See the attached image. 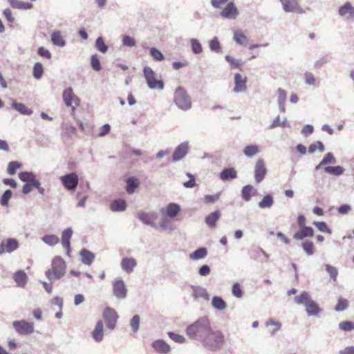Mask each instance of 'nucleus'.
Listing matches in <instances>:
<instances>
[{
  "label": "nucleus",
  "mask_w": 354,
  "mask_h": 354,
  "mask_svg": "<svg viewBox=\"0 0 354 354\" xmlns=\"http://www.w3.org/2000/svg\"><path fill=\"white\" fill-rule=\"evenodd\" d=\"M282 4L283 9L287 12H297L303 14L304 10L299 5L297 0H279Z\"/></svg>",
  "instance_id": "nucleus-15"
},
{
  "label": "nucleus",
  "mask_w": 354,
  "mask_h": 354,
  "mask_svg": "<svg viewBox=\"0 0 354 354\" xmlns=\"http://www.w3.org/2000/svg\"><path fill=\"white\" fill-rule=\"evenodd\" d=\"M189 288L192 292V297L195 301H198L199 299L208 301L209 299V293H208L207 288L198 285H190Z\"/></svg>",
  "instance_id": "nucleus-10"
},
{
  "label": "nucleus",
  "mask_w": 354,
  "mask_h": 354,
  "mask_svg": "<svg viewBox=\"0 0 354 354\" xmlns=\"http://www.w3.org/2000/svg\"><path fill=\"white\" fill-rule=\"evenodd\" d=\"M63 100L67 106H71L74 110L80 104V100L73 91L72 88H66L62 95Z\"/></svg>",
  "instance_id": "nucleus-11"
},
{
  "label": "nucleus",
  "mask_w": 354,
  "mask_h": 354,
  "mask_svg": "<svg viewBox=\"0 0 354 354\" xmlns=\"http://www.w3.org/2000/svg\"><path fill=\"white\" fill-rule=\"evenodd\" d=\"M305 309L308 316H317L322 310L319 308V305L313 299L305 307Z\"/></svg>",
  "instance_id": "nucleus-36"
},
{
  "label": "nucleus",
  "mask_w": 354,
  "mask_h": 354,
  "mask_svg": "<svg viewBox=\"0 0 354 354\" xmlns=\"http://www.w3.org/2000/svg\"><path fill=\"white\" fill-rule=\"evenodd\" d=\"M95 48L102 53H105L108 50V46L105 44L102 37H97Z\"/></svg>",
  "instance_id": "nucleus-56"
},
{
  "label": "nucleus",
  "mask_w": 354,
  "mask_h": 354,
  "mask_svg": "<svg viewBox=\"0 0 354 354\" xmlns=\"http://www.w3.org/2000/svg\"><path fill=\"white\" fill-rule=\"evenodd\" d=\"M51 42L53 44L59 47H64L66 41L64 39L60 31L55 30L51 33Z\"/></svg>",
  "instance_id": "nucleus-33"
},
{
  "label": "nucleus",
  "mask_w": 354,
  "mask_h": 354,
  "mask_svg": "<svg viewBox=\"0 0 354 354\" xmlns=\"http://www.w3.org/2000/svg\"><path fill=\"white\" fill-rule=\"evenodd\" d=\"M301 247L308 256L314 254V243L313 241L306 240L301 243Z\"/></svg>",
  "instance_id": "nucleus-48"
},
{
  "label": "nucleus",
  "mask_w": 354,
  "mask_h": 354,
  "mask_svg": "<svg viewBox=\"0 0 354 354\" xmlns=\"http://www.w3.org/2000/svg\"><path fill=\"white\" fill-rule=\"evenodd\" d=\"M21 167V164L18 161H11L8 163L7 172L10 175H14L17 169Z\"/></svg>",
  "instance_id": "nucleus-53"
},
{
  "label": "nucleus",
  "mask_w": 354,
  "mask_h": 354,
  "mask_svg": "<svg viewBox=\"0 0 354 354\" xmlns=\"http://www.w3.org/2000/svg\"><path fill=\"white\" fill-rule=\"evenodd\" d=\"M12 326L17 333L21 335L31 334L34 331V323L26 320L15 321Z\"/></svg>",
  "instance_id": "nucleus-7"
},
{
  "label": "nucleus",
  "mask_w": 354,
  "mask_h": 354,
  "mask_svg": "<svg viewBox=\"0 0 354 354\" xmlns=\"http://www.w3.org/2000/svg\"><path fill=\"white\" fill-rule=\"evenodd\" d=\"M337 160L331 152H328L321 160V165L335 164Z\"/></svg>",
  "instance_id": "nucleus-58"
},
{
  "label": "nucleus",
  "mask_w": 354,
  "mask_h": 354,
  "mask_svg": "<svg viewBox=\"0 0 354 354\" xmlns=\"http://www.w3.org/2000/svg\"><path fill=\"white\" fill-rule=\"evenodd\" d=\"M126 191L128 194H132L135 192L136 189L138 188L140 185V181L136 177H128L126 180Z\"/></svg>",
  "instance_id": "nucleus-26"
},
{
  "label": "nucleus",
  "mask_w": 354,
  "mask_h": 354,
  "mask_svg": "<svg viewBox=\"0 0 354 354\" xmlns=\"http://www.w3.org/2000/svg\"><path fill=\"white\" fill-rule=\"evenodd\" d=\"M41 240L49 245L50 247H53L55 244L59 242V237L54 234L45 235L41 238Z\"/></svg>",
  "instance_id": "nucleus-46"
},
{
  "label": "nucleus",
  "mask_w": 354,
  "mask_h": 354,
  "mask_svg": "<svg viewBox=\"0 0 354 354\" xmlns=\"http://www.w3.org/2000/svg\"><path fill=\"white\" fill-rule=\"evenodd\" d=\"M234 41L239 45L245 44L248 42V37L241 30H236L233 35Z\"/></svg>",
  "instance_id": "nucleus-41"
},
{
  "label": "nucleus",
  "mask_w": 354,
  "mask_h": 354,
  "mask_svg": "<svg viewBox=\"0 0 354 354\" xmlns=\"http://www.w3.org/2000/svg\"><path fill=\"white\" fill-rule=\"evenodd\" d=\"M150 55L157 61H162L164 59V55L160 50L156 48H149Z\"/></svg>",
  "instance_id": "nucleus-62"
},
{
  "label": "nucleus",
  "mask_w": 354,
  "mask_h": 354,
  "mask_svg": "<svg viewBox=\"0 0 354 354\" xmlns=\"http://www.w3.org/2000/svg\"><path fill=\"white\" fill-rule=\"evenodd\" d=\"M267 173L265 162L263 159L259 158L257 160L254 165V178L257 183L262 182Z\"/></svg>",
  "instance_id": "nucleus-13"
},
{
  "label": "nucleus",
  "mask_w": 354,
  "mask_h": 354,
  "mask_svg": "<svg viewBox=\"0 0 354 354\" xmlns=\"http://www.w3.org/2000/svg\"><path fill=\"white\" fill-rule=\"evenodd\" d=\"M154 351L160 354H167L170 352V346L162 339H158L151 344Z\"/></svg>",
  "instance_id": "nucleus-21"
},
{
  "label": "nucleus",
  "mask_w": 354,
  "mask_h": 354,
  "mask_svg": "<svg viewBox=\"0 0 354 354\" xmlns=\"http://www.w3.org/2000/svg\"><path fill=\"white\" fill-rule=\"evenodd\" d=\"M254 187L251 185L244 186L241 189V196L245 201H249L251 199V193Z\"/></svg>",
  "instance_id": "nucleus-49"
},
{
  "label": "nucleus",
  "mask_w": 354,
  "mask_h": 354,
  "mask_svg": "<svg viewBox=\"0 0 354 354\" xmlns=\"http://www.w3.org/2000/svg\"><path fill=\"white\" fill-rule=\"evenodd\" d=\"M221 216V212L218 210L211 212L206 216L205 223L209 228L214 229L216 227V223Z\"/></svg>",
  "instance_id": "nucleus-30"
},
{
  "label": "nucleus",
  "mask_w": 354,
  "mask_h": 354,
  "mask_svg": "<svg viewBox=\"0 0 354 354\" xmlns=\"http://www.w3.org/2000/svg\"><path fill=\"white\" fill-rule=\"evenodd\" d=\"M113 294L118 299L127 297V289L122 280H118L113 283Z\"/></svg>",
  "instance_id": "nucleus-22"
},
{
  "label": "nucleus",
  "mask_w": 354,
  "mask_h": 354,
  "mask_svg": "<svg viewBox=\"0 0 354 354\" xmlns=\"http://www.w3.org/2000/svg\"><path fill=\"white\" fill-rule=\"evenodd\" d=\"M11 108L24 115H30L32 113V111L21 102L13 101L11 104Z\"/></svg>",
  "instance_id": "nucleus-28"
},
{
  "label": "nucleus",
  "mask_w": 354,
  "mask_h": 354,
  "mask_svg": "<svg viewBox=\"0 0 354 354\" xmlns=\"http://www.w3.org/2000/svg\"><path fill=\"white\" fill-rule=\"evenodd\" d=\"M348 306V302L346 299L339 297L338 299L337 304L335 306V310L337 312L344 311Z\"/></svg>",
  "instance_id": "nucleus-55"
},
{
  "label": "nucleus",
  "mask_w": 354,
  "mask_h": 354,
  "mask_svg": "<svg viewBox=\"0 0 354 354\" xmlns=\"http://www.w3.org/2000/svg\"><path fill=\"white\" fill-rule=\"evenodd\" d=\"M60 180L68 190H74L78 185V177L74 172L62 176Z\"/></svg>",
  "instance_id": "nucleus-12"
},
{
  "label": "nucleus",
  "mask_w": 354,
  "mask_h": 354,
  "mask_svg": "<svg viewBox=\"0 0 354 354\" xmlns=\"http://www.w3.org/2000/svg\"><path fill=\"white\" fill-rule=\"evenodd\" d=\"M92 337L95 342H101L104 337V324L102 320L95 324V327L92 332Z\"/></svg>",
  "instance_id": "nucleus-24"
},
{
  "label": "nucleus",
  "mask_w": 354,
  "mask_h": 354,
  "mask_svg": "<svg viewBox=\"0 0 354 354\" xmlns=\"http://www.w3.org/2000/svg\"><path fill=\"white\" fill-rule=\"evenodd\" d=\"M13 279L19 287H24L27 283L28 277L23 270H19L13 275Z\"/></svg>",
  "instance_id": "nucleus-29"
},
{
  "label": "nucleus",
  "mask_w": 354,
  "mask_h": 354,
  "mask_svg": "<svg viewBox=\"0 0 354 354\" xmlns=\"http://www.w3.org/2000/svg\"><path fill=\"white\" fill-rule=\"evenodd\" d=\"M317 149H319L321 152L324 151L325 148L322 141L312 143L308 147V152L310 154H313Z\"/></svg>",
  "instance_id": "nucleus-52"
},
{
  "label": "nucleus",
  "mask_w": 354,
  "mask_h": 354,
  "mask_svg": "<svg viewBox=\"0 0 354 354\" xmlns=\"http://www.w3.org/2000/svg\"><path fill=\"white\" fill-rule=\"evenodd\" d=\"M225 59L226 61H227V62L230 64L232 68L241 70L242 64L241 59H235L231 57L230 55H225Z\"/></svg>",
  "instance_id": "nucleus-45"
},
{
  "label": "nucleus",
  "mask_w": 354,
  "mask_h": 354,
  "mask_svg": "<svg viewBox=\"0 0 354 354\" xmlns=\"http://www.w3.org/2000/svg\"><path fill=\"white\" fill-rule=\"evenodd\" d=\"M225 342V336L219 330H214L212 326L201 343L204 348L209 351L220 350Z\"/></svg>",
  "instance_id": "nucleus-2"
},
{
  "label": "nucleus",
  "mask_w": 354,
  "mask_h": 354,
  "mask_svg": "<svg viewBox=\"0 0 354 354\" xmlns=\"http://www.w3.org/2000/svg\"><path fill=\"white\" fill-rule=\"evenodd\" d=\"M127 208V203L124 199H115L110 205V209L112 212H123Z\"/></svg>",
  "instance_id": "nucleus-34"
},
{
  "label": "nucleus",
  "mask_w": 354,
  "mask_h": 354,
  "mask_svg": "<svg viewBox=\"0 0 354 354\" xmlns=\"http://www.w3.org/2000/svg\"><path fill=\"white\" fill-rule=\"evenodd\" d=\"M181 208L176 203H169L165 208L161 209L162 214L166 215L169 218H174L180 212Z\"/></svg>",
  "instance_id": "nucleus-23"
},
{
  "label": "nucleus",
  "mask_w": 354,
  "mask_h": 354,
  "mask_svg": "<svg viewBox=\"0 0 354 354\" xmlns=\"http://www.w3.org/2000/svg\"><path fill=\"white\" fill-rule=\"evenodd\" d=\"M44 73V68L41 62H35L32 68V75L37 79L39 80Z\"/></svg>",
  "instance_id": "nucleus-43"
},
{
  "label": "nucleus",
  "mask_w": 354,
  "mask_h": 354,
  "mask_svg": "<svg viewBox=\"0 0 354 354\" xmlns=\"http://www.w3.org/2000/svg\"><path fill=\"white\" fill-rule=\"evenodd\" d=\"M209 48L211 51L217 53L221 52V46L217 37H214L212 39L209 40Z\"/></svg>",
  "instance_id": "nucleus-44"
},
{
  "label": "nucleus",
  "mask_w": 354,
  "mask_h": 354,
  "mask_svg": "<svg viewBox=\"0 0 354 354\" xmlns=\"http://www.w3.org/2000/svg\"><path fill=\"white\" fill-rule=\"evenodd\" d=\"M138 216L144 225H148L154 229H158V225L153 221L157 218V213L142 212L138 214Z\"/></svg>",
  "instance_id": "nucleus-17"
},
{
  "label": "nucleus",
  "mask_w": 354,
  "mask_h": 354,
  "mask_svg": "<svg viewBox=\"0 0 354 354\" xmlns=\"http://www.w3.org/2000/svg\"><path fill=\"white\" fill-rule=\"evenodd\" d=\"M191 48L194 54H199L203 52V47L198 39H190Z\"/></svg>",
  "instance_id": "nucleus-47"
},
{
  "label": "nucleus",
  "mask_w": 354,
  "mask_h": 354,
  "mask_svg": "<svg viewBox=\"0 0 354 354\" xmlns=\"http://www.w3.org/2000/svg\"><path fill=\"white\" fill-rule=\"evenodd\" d=\"M274 205V197L272 195L268 194L263 196V198L259 203L258 205L261 209L270 208Z\"/></svg>",
  "instance_id": "nucleus-37"
},
{
  "label": "nucleus",
  "mask_w": 354,
  "mask_h": 354,
  "mask_svg": "<svg viewBox=\"0 0 354 354\" xmlns=\"http://www.w3.org/2000/svg\"><path fill=\"white\" fill-rule=\"evenodd\" d=\"M188 151V142L180 144L174 150L172 154L174 162H178L185 158Z\"/></svg>",
  "instance_id": "nucleus-18"
},
{
  "label": "nucleus",
  "mask_w": 354,
  "mask_h": 354,
  "mask_svg": "<svg viewBox=\"0 0 354 354\" xmlns=\"http://www.w3.org/2000/svg\"><path fill=\"white\" fill-rule=\"evenodd\" d=\"M91 64L92 68L95 71H99L102 68L98 56L96 54L93 55L91 56Z\"/></svg>",
  "instance_id": "nucleus-63"
},
{
  "label": "nucleus",
  "mask_w": 354,
  "mask_h": 354,
  "mask_svg": "<svg viewBox=\"0 0 354 354\" xmlns=\"http://www.w3.org/2000/svg\"><path fill=\"white\" fill-rule=\"evenodd\" d=\"M247 81V76L238 73H235L234 75V86L233 92L234 93H243L246 92L248 90Z\"/></svg>",
  "instance_id": "nucleus-8"
},
{
  "label": "nucleus",
  "mask_w": 354,
  "mask_h": 354,
  "mask_svg": "<svg viewBox=\"0 0 354 354\" xmlns=\"http://www.w3.org/2000/svg\"><path fill=\"white\" fill-rule=\"evenodd\" d=\"M167 334L168 336L176 343L184 344L186 342V339L183 335H180L171 331L168 332Z\"/></svg>",
  "instance_id": "nucleus-54"
},
{
  "label": "nucleus",
  "mask_w": 354,
  "mask_h": 354,
  "mask_svg": "<svg viewBox=\"0 0 354 354\" xmlns=\"http://www.w3.org/2000/svg\"><path fill=\"white\" fill-rule=\"evenodd\" d=\"M259 152V147L257 145H247L243 149V154L248 158H252Z\"/></svg>",
  "instance_id": "nucleus-40"
},
{
  "label": "nucleus",
  "mask_w": 354,
  "mask_h": 354,
  "mask_svg": "<svg viewBox=\"0 0 354 354\" xmlns=\"http://www.w3.org/2000/svg\"><path fill=\"white\" fill-rule=\"evenodd\" d=\"M66 269L65 261L60 257H55L51 262V268L46 270V276L51 282H54L65 275Z\"/></svg>",
  "instance_id": "nucleus-3"
},
{
  "label": "nucleus",
  "mask_w": 354,
  "mask_h": 354,
  "mask_svg": "<svg viewBox=\"0 0 354 354\" xmlns=\"http://www.w3.org/2000/svg\"><path fill=\"white\" fill-rule=\"evenodd\" d=\"M232 294L234 297L238 299H240L243 297V292L239 283H234L232 285Z\"/></svg>",
  "instance_id": "nucleus-59"
},
{
  "label": "nucleus",
  "mask_w": 354,
  "mask_h": 354,
  "mask_svg": "<svg viewBox=\"0 0 354 354\" xmlns=\"http://www.w3.org/2000/svg\"><path fill=\"white\" fill-rule=\"evenodd\" d=\"M35 174L32 171H21L19 174L20 180L26 183H29Z\"/></svg>",
  "instance_id": "nucleus-51"
},
{
  "label": "nucleus",
  "mask_w": 354,
  "mask_h": 354,
  "mask_svg": "<svg viewBox=\"0 0 354 354\" xmlns=\"http://www.w3.org/2000/svg\"><path fill=\"white\" fill-rule=\"evenodd\" d=\"M339 327L343 331H351L354 329V323L349 321H344L339 323Z\"/></svg>",
  "instance_id": "nucleus-61"
},
{
  "label": "nucleus",
  "mask_w": 354,
  "mask_h": 354,
  "mask_svg": "<svg viewBox=\"0 0 354 354\" xmlns=\"http://www.w3.org/2000/svg\"><path fill=\"white\" fill-rule=\"evenodd\" d=\"M220 178L223 181H227L236 178V171L233 167L225 168L220 173Z\"/></svg>",
  "instance_id": "nucleus-32"
},
{
  "label": "nucleus",
  "mask_w": 354,
  "mask_h": 354,
  "mask_svg": "<svg viewBox=\"0 0 354 354\" xmlns=\"http://www.w3.org/2000/svg\"><path fill=\"white\" fill-rule=\"evenodd\" d=\"M314 236V230L311 227H304L299 228L293 236L296 240H301L306 237H313Z\"/></svg>",
  "instance_id": "nucleus-25"
},
{
  "label": "nucleus",
  "mask_w": 354,
  "mask_h": 354,
  "mask_svg": "<svg viewBox=\"0 0 354 354\" xmlns=\"http://www.w3.org/2000/svg\"><path fill=\"white\" fill-rule=\"evenodd\" d=\"M266 325L267 326H274V328H273V330H272V332H271V334H272V335H274L276 333V332H277V330H279L281 328V322L274 321V319H269L266 322Z\"/></svg>",
  "instance_id": "nucleus-60"
},
{
  "label": "nucleus",
  "mask_w": 354,
  "mask_h": 354,
  "mask_svg": "<svg viewBox=\"0 0 354 354\" xmlns=\"http://www.w3.org/2000/svg\"><path fill=\"white\" fill-rule=\"evenodd\" d=\"M140 324V315H134L130 321V326L134 333L138 331Z\"/></svg>",
  "instance_id": "nucleus-57"
},
{
  "label": "nucleus",
  "mask_w": 354,
  "mask_h": 354,
  "mask_svg": "<svg viewBox=\"0 0 354 354\" xmlns=\"http://www.w3.org/2000/svg\"><path fill=\"white\" fill-rule=\"evenodd\" d=\"M174 102L177 107L183 111H187L192 107L191 97L181 86H179L174 92Z\"/></svg>",
  "instance_id": "nucleus-4"
},
{
  "label": "nucleus",
  "mask_w": 354,
  "mask_h": 354,
  "mask_svg": "<svg viewBox=\"0 0 354 354\" xmlns=\"http://www.w3.org/2000/svg\"><path fill=\"white\" fill-rule=\"evenodd\" d=\"M338 13L340 17H343L347 21L352 20L354 18V6L351 3L346 1L339 6Z\"/></svg>",
  "instance_id": "nucleus-16"
},
{
  "label": "nucleus",
  "mask_w": 354,
  "mask_h": 354,
  "mask_svg": "<svg viewBox=\"0 0 354 354\" xmlns=\"http://www.w3.org/2000/svg\"><path fill=\"white\" fill-rule=\"evenodd\" d=\"M143 75L149 88L151 90L164 89V82L156 77L155 72L149 66L143 68Z\"/></svg>",
  "instance_id": "nucleus-5"
},
{
  "label": "nucleus",
  "mask_w": 354,
  "mask_h": 354,
  "mask_svg": "<svg viewBox=\"0 0 354 354\" xmlns=\"http://www.w3.org/2000/svg\"><path fill=\"white\" fill-rule=\"evenodd\" d=\"M12 191L7 189L1 196L0 203L2 206H8L9 199L12 196Z\"/></svg>",
  "instance_id": "nucleus-64"
},
{
  "label": "nucleus",
  "mask_w": 354,
  "mask_h": 354,
  "mask_svg": "<svg viewBox=\"0 0 354 354\" xmlns=\"http://www.w3.org/2000/svg\"><path fill=\"white\" fill-rule=\"evenodd\" d=\"M324 171L328 174L335 176H339L344 174V168L342 166H326L324 167Z\"/></svg>",
  "instance_id": "nucleus-42"
},
{
  "label": "nucleus",
  "mask_w": 354,
  "mask_h": 354,
  "mask_svg": "<svg viewBox=\"0 0 354 354\" xmlns=\"http://www.w3.org/2000/svg\"><path fill=\"white\" fill-rule=\"evenodd\" d=\"M313 300L308 292L304 290L299 295L295 297V302L297 305H302L306 307Z\"/></svg>",
  "instance_id": "nucleus-27"
},
{
  "label": "nucleus",
  "mask_w": 354,
  "mask_h": 354,
  "mask_svg": "<svg viewBox=\"0 0 354 354\" xmlns=\"http://www.w3.org/2000/svg\"><path fill=\"white\" fill-rule=\"evenodd\" d=\"M102 317L108 328L113 330L115 328L118 314L115 309L106 307L103 311Z\"/></svg>",
  "instance_id": "nucleus-6"
},
{
  "label": "nucleus",
  "mask_w": 354,
  "mask_h": 354,
  "mask_svg": "<svg viewBox=\"0 0 354 354\" xmlns=\"http://www.w3.org/2000/svg\"><path fill=\"white\" fill-rule=\"evenodd\" d=\"M72 235L73 230L70 227L64 230L62 233V246L67 250L66 254L68 256L70 255L71 251L70 240L72 237Z\"/></svg>",
  "instance_id": "nucleus-20"
},
{
  "label": "nucleus",
  "mask_w": 354,
  "mask_h": 354,
  "mask_svg": "<svg viewBox=\"0 0 354 354\" xmlns=\"http://www.w3.org/2000/svg\"><path fill=\"white\" fill-rule=\"evenodd\" d=\"M239 12L233 2H228L222 9L220 15L225 19L234 20Z\"/></svg>",
  "instance_id": "nucleus-14"
},
{
  "label": "nucleus",
  "mask_w": 354,
  "mask_h": 354,
  "mask_svg": "<svg viewBox=\"0 0 354 354\" xmlns=\"http://www.w3.org/2000/svg\"><path fill=\"white\" fill-rule=\"evenodd\" d=\"M210 327L209 319L203 317L189 325L185 332L190 339L201 343L208 333Z\"/></svg>",
  "instance_id": "nucleus-1"
},
{
  "label": "nucleus",
  "mask_w": 354,
  "mask_h": 354,
  "mask_svg": "<svg viewBox=\"0 0 354 354\" xmlns=\"http://www.w3.org/2000/svg\"><path fill=\"white\" fill-rule=\"evenodd\" d=\"M19 247V241L15 238H8L0 243V256L5 253H12Z\"/></svg>",
  "instance_id": "nucleus-9"
},
{
  "label": "nucleus",
  "mask_w": 354,
  "mask_h": 354,
  "mask_svg": "<svg viewBox=\"0 0 354 354\" xmlns=\"http://www.w3.org/2000/svg\"><path fill=\"white\" fill-rule=\"evenodd\" d=\"M80 255L82 258V262L86 265H91L95 259V254L84 248L80 251Z\"/></svg>",
  "instance_id": "nucleus-31"
},
{
  "label": "nucleus",
  "mask_w": 354,
  "mask_h": 354,
  "mask_svg": "<svg viewBox=\"0 0 354 354\" xmlns=\"http://www.w3.org/2000/svg\"><path fill=\"white\" fill-rule=\"evenodd\" d=\"M137 266V261L132 257L122 258L120 262L121 268L127 274L133 272L134 268Z\"/></svg>",
  "instance_id": "nucleus-19"
},
{
  "label": "nucleus",
  "mask_w": 354,
  "mask_h": 354,
  "mask_svg": "<svg viewBox=\"0 0 354 354\" xmlns=\"http://www.w3.org/2000/svg\"><path fill=\"white\" fill-rule=\"evenodd\" d=\"M211 304L214 308L218 310H223L227 307V303L223 300L222 297L218 296L213 297Z\"/></svg>",
  "instance_id": "nucleus-39"
},
{
  "label": "nucleus",
  "mask_w": 354,
  "mask_h": 354,
  "mask_svg": "<svg viewBox=\"0 0 354 354\" xmlns=\"http://www.w3.org/2000/svg\"><path fill=\"white\" fill-rule=\"evenodd\" d=\"M325 268L327 273L329 274L330 278L335 281L338 276V270L336 267L330 264H325Z\"/></svg>",
  "instance_id": "nucleus-50"
},
{
  "label": "nucleus",
  "mask_w": 354,
  "mask_h": 354,
  "mask_svg": "<svg viewBox=\"0 0 354 354\" xmlns=\"http://www.w3.org/2000/svg\"><path fill=\"white\" fill-rule=\"evenodd\" d=\"M10 6L15 9L30 10L32 8V4L28 2H23L18 0H8Z\"/></svg>",
  "instance_id": "nucleus-35"
},
{
  "label": "nucleus",
  "mask_w": 354,
  "mask_h": 354,
  "mask_svg": "<svg viewBox=\"0 0 354 354\" xmlns=\"http://www.w3.org/2000/svg\"><path fill=\"white\" fill-rule=\"evenodd\" d=\"M208 251L205 248H201L192 253L189 254V257L192 260L203 259L207 257Z\"/></svg>",
  "instance_id": "nucleus-38"
}]
</instances>
